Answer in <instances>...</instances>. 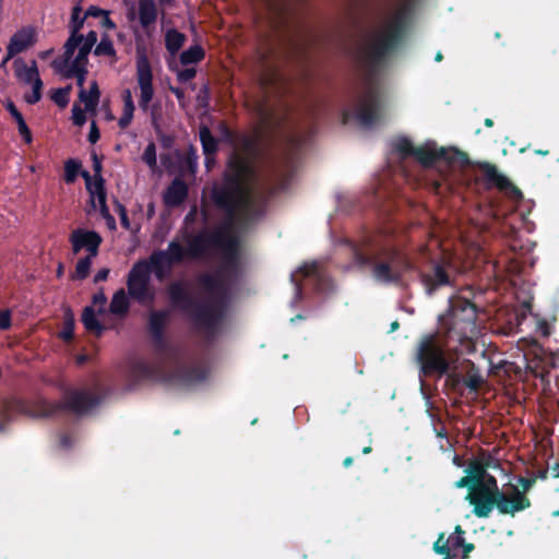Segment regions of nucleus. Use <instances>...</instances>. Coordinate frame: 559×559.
Returning <instances> with one entry per match:
<instances>
[{
	"mask_svg": "<svg viewBox=\"0 0 559 559\" xmlns=\"http://www.w3.org/2000/svg\"><path fill=\"white\" fill-rule=\"evenodd\" d=\"M239 239L228 230L223 245L221 271L217 274L202 273L198 282L209 295L204 301L195 299L187 289L186 283L176 281L169 284L167 295L171 306L182 312L192 324L209 335L215 334L223 324L229 304V287L223 273H235L239 266Z\"/></svg>",
	"mask_w": 559,
	"mask_h": 559,
	"instance_id": "nucleus-1",
	"label": "nucleus"
},
{
	"mask_svg": "<svg viewBox=\"0 0 559 559\" xmlns=\"http://www.w3.org/2000/svg\"><path fill=\"white\" fill-rule=\"evenodd\" d=\"M412 9V2H405L394 15L386 31L362 52V62L367 72L364 80L365 93L354 112L362 127H371L380 119L381 95L376 82V74L390 52L401 43Z\"/></svg>",
	"mask_w": 559,
	"mask_h": 559,
	"instance_id": "nucleus-2",
	"label": "nucleus"
},
{
	"mask_svg": "<svg viewBox=\"0 0 559 559\" xmlns=\"http://www.w3.org/2000/svg\"><path fill=\"white\" fill-rule=\"evenodd\" d=\"M253 176L250 164L239 156H233L223 174L221 185H214L210 199L218 210L225 212L231 219L238 216L243 225L251 224L263 215V204L258 202L249 187Z\"/></svg>",
	"mask_w": 559,
	"mask_h": 559,
	"instance_id": "nucleus-3",
	"label": "nucleus"
},
{
	"mask_svg": "<svg viewBox=\"0 0 559 559\" xmlns=\"http://www.w3.org/2000/svg\"><path fill=\"white\" fill-rule=\"evenodd\" d=\"M99 404V397L87 390L72 389L66 392L60 402L38 400L27 402L17 397L3 399L0 409V431L11 423L14 416L50 417L66 411L82 416Z\"/></svg>",
	"mask_w": 559,
	"mask_h": 559,
	"instance_id": "nucleus-4",
	"label": "nucleus"
},
{
	"mask_svg": "<svg viewBox=\"0 0 559 559\" xmlns=\"http://www.w3.org/2000/svg\"><path fill=\"white\" fill-rule=\"evenodd\" d=\"M353 263L359 270H369L379 283L396 284L403 274L413 269L409 259L390 246H352Z\"/></svg>",
	"mask_w": 559,
	"mask_h": 559,
	"instance_id": "nucleus-5",
	"label": "nucleus"
},
{
	"mask_svg": "<svg viewBox=\"0 0 559 559\" xmlns=\"http://www.w3.org/2000/svg\"><path fill=\"white\" fill-rule=\"evenodd\" d=\"M466 499L474 507L473 512L477 518H488L493 508L501 514L513 516L532 506L530 498L520 492L516 486H512L511 496H497L477 483L471 486Z\"/></svg>",
	"mask_w": 559,
	"mask_h": 559,
	"instance_id": "nucleus-6",
	"label": "nucleus"
},
{
	"mask_svg": "<svg viewBox=\"0 0 559 559\" xmlns=\"http://www.w3.org/2000/svg\"><path fill=\"white\" fill-rule=\"evenodd\" d=\"M477 306L466 297L455 295L449 298V309L440 316L441 329L448 337L456 338L463 344L478 333Z\"/></svg>",
	"mask_w": 559,
	"mask_h": 559,
	"instance_id": "nucleus-7",
	"label": "nucleus"
},
{
	"mask_svg": "<svg viewBox=\"0 0 559 559\" xmlns=\"http://www.w3.org/2000/svg\"><path fill=\"white\" fill-rule=\"evenodd\" d=\"M416 359L420 372L425 377H442L450 370V361L445 354V344L437 334L424 335L417 346Z\"/></svg>",
	"mask_w": 559,
	"mask_h": 559,
	"instance_id": "nucleus-8",
	"label": "nucleus"
},
{
	"mask_svg": "<svg viewBox=\"0 0 559 559\" xmlns=\"http://www.w3.org/2000/svg\"><path fill=\"white\" fill-rule=\"evenodd\" d=\"M235 223L242 224L238 216L231 219L226 214L224 223L214 231L202 230L188 238V251L190 259H201L206 255L210 249H218L228 230H233Z\"/></svg>",
	"mask_w": 559,
	"mask_h": 559,
	"instance_id": "nucleus-9",
	"label": "nucleus"
},
{
	"mask_svg": "<svg viewBox=\"0 0 559 559\" xmlns=\"http://www.w3.org/2000/svg\"><path fill=\"white\" fill-rule=\"evenodd\" d=\"M456 271L448 261H433L426 270L420 271L419 281L428 297H433L443 288H454Z\"/></svg>",
	"mask_w": 559,
	"mask_h": 559,
	"instance_id": "nucleus-10",
	"label": "nucleus"
},
{
	"mask_svg": "<svg viewBox=\"0 0 559 559\" xmlns=\"http://www.w3.org/2000/svg\"><path fill=\"white\" fill-rule=\"evenodd\" d=\"M150 273L151 270L148 263L141 260L133 264L128 274L127 286L129 295L140 302L153 298L148 292Z\"/></svg>",
	"mask_w": 559,
	"mask_h": 559,
	"instance_id": "nucleus-11",
	"label": "nucleus"
},
{
	"mask_svg": "<svg viewBox=\"0 0 559 559\" xmlns=\"http://www.w3.org/2000/svg\"><path fill=\"white\" fill-rule=\"evenodd\" d=\"M169 319L167 310H153L148 316V333L154 350L158 355H165L169 349V343L165 336V329Z\"/></svg>",
	"mask_w": 559,
	"mask_h": 559,
	"instance_id": "nucleus-12",
	"label": "nucleus"
},
{
	"mask_svg": "<svg viewBox=\"0 0 559 559\" xmlns=\"http://www.w3.org/2000/svg\"><path fill=\"white\" fill-rule=\"evenodd\" d=\"M136 80L141 91L139 106L143 111H146L153 99L154 88L151 63L145 56H141L136 60Z\"/></svg>",
	"mask_w": 559,
	"mask_h": 559,
	"instance_id": "nucleus-13",
	"label": "nucleus"
},
{
	"mask_svg": "<svg viewBox=\"0 0 559 559\" xmlns=\"http://www.w3.org/2000/svg\"><path fill=\"white\" fill-rule=\"evenodd\" d=\"M69 240L75 254L79 253L82 249H86L91 257H96L98 254L103 238L95 230L76 228L71 233Z\"/></svg>",
	"mask_w": 559,
	"mask_h": 559,
	"instance_id": "nucleus-14",
	"label": "nucleus"
},
{
	"mask_svg": "<svg viewBox=\"0 0 559 559\" xmlns=\"http://www.w3.org/2000/svg\"><path fill=\"white\" fill-rule=\"evenodd\" d=\"M475 167L483 173V180L488 187H495L500 191L511 190L512 193L521 197L522 193L519 188L513 186L506 176L500 174L495 164L489 162H476Z\"/></svg>",
	"mask_w": 559,
	"mask_h": 559,
	"instance_id": "nucleus-15",
	"label": "nucleus"
},
{
	"mask_svg": "<svg viewBox=\"0 0 559 559\" xmlns=\"http://www.w3.org/2000/svg\"><path fill=\"white\" fill-rule=\"evenodd\" d=\"M82 8L78 4L73 7L72 13H71V31L70 36L67 39L63 48H64V55L67 59L72 58L75 49L83 40V35L80 34V31L83 27L85 15L81 16Z\"/></svg>",
	"mask_w": 559,
	"mask_h": 559,
	"instance_id": "nucleus-16",
	"label": "nucleus"
},
{
	"mask_svg": "<svg viewBox=\"0 0 559 559\" xmlns=\"http://www.w3.org/2000/svg\"><path fill=\"white\" fill-rule=\"evenodd\" d=\"M207 377V371L201 366L182 365L177 367L170 374L174 382L188 386L203 382Z\"/></svg>",
	"mask_w": 559,
	"mask_h": 559,
	"instance_id": "nucleus-17",
	"label": "nucleus"
},
{
	"mask_svg": "<svg viewBox=\"0 0 559 559\" xmlns=\"http://www.w3.org/2000/svg\"><path fill=\"white\" fill-rule=\"evenodd\" d=\"M36 43V31L32 26L22 27L16 31L10 38L9 45V58H13L16 55L25 51Z\"/></svg>",
	"mask_w": 559,
	"mask_h": 559,
	"instance_id": "nucleus-18",
	"label": "nucleus"
},
{
	"mask_svg": "<svg viewBox=\"0 0 559 559\" xmlns=\"http://www.w3.org/2000/svg\"><path fill=\"white\" fill-rule=\"evenodd\" d=\"M188 193V185L180 177H176L164 191V204L170 209L178 207L186 201Z\"/></svg>",
	"mask_w": 559,
	"mask_h": 559,
	"instance_id": "nucleus-19",
	"label": "nucleus"
},
{
	"mask_svg": "<svg viewBox=\"0 0 559 559\" xmlns=\"http://www.w3.org/2000/svg\"><path fill=\"white\" fill-rule=\"evenodd\" d=\"M72 58L67 59L66 55L52 61L51 66L56 72L62 74L64 79H76V84L81 90L83 88L86 75L88 73L87 67L69 66Z\"/></svg>",
	"mask_w": 559,
	"mask_h": 559,
	"instance_id": "nucleus-20",
	"label": "nucleus"
},
{
	"mask_svg": "<svg viewBox=\"0 0 559 559\" xmlns=\"http://www.w3.org/2000/svg\"><path fill=\"white\" fill-rule=\"evenodd\" d=\"M414 157L424 167H431L439 160H452L449 152L444 147L433 148L429 146H419L416 147Z\"/></svg>",
	"mask_w": 559,
	"mask_h": 559,
	"instance_id": "nucleus-21",
	"label": "nucleus"
},
{
	"mask_svg": "<svg viewBox=\"0 0 559 559\" xmlns=\"http://www.w3.org/2000/svg\"><path fill=\"white\" fill-rule=\"evenodd\" d=\"M13 68L16 79L24 84H32L36 79H40L35 60L28 67L22 58H17L13 62Z\"/></svg>",
	"mask_w": 559,
	"mask_h": 559,
	"instance_id": "nucleus-22",
	"label": "nucleus"
},
{
	"mask_svg": "<svg viewBox=\"0 0 559 559\" xmlns=\"http://www.w3.org/2000/svg\"><path fill=\"white\" fill-rule=\"evenodd\" d=\"M158 372V366L143 359L135 360L130 366V376L136 381L155 379Z\"/></svg>",
	"mask_w": 559,
	"mask_h": 559,
	"instance_id": "nucleus-23",
	"label": "nucleus"
},
{
	"mask_svg": "<svg viewBox=\"0 0 559 559\" xmlns=\"http://www.w3.org/2000/svg\"><path fill=\"white\" fill-rule=\"evenodd\" d=\"M202 151L205 156V166L209 167L211 156H215L218 151V140L212 134L206 126H201L199 130Z\"/></svg>",
	"mask_w": 559,
	"mask_h": 559,
	"instance_id": "nucleus-24",
	"label": "nucleus"
},
{
	"mask_svg": "<svg viewBox=\"0 0 559 559\" xmlns=\"http://www.w3.org/2000/svg\"><path fill=\"white\" fill-rule=\"evenodd\" d=\"M5 110L12 116L14 121L17 124V130L20 135L23 138L26 144H31L33 141L32 132L26 124V121L20 110L16 108L15 104L11 99H7L4 102Z\"/></svg>",
	"mask_w": 559,
	"mask_h": 559,
	"instance_id": "nucleus-25",
	"label": "nucleus"
},
{
	"mask_svg": "<svg viewBox=\"0 0 559 559\" xmlns=\"http://www.w3.org/2000/svg\"><path fill=\"white\" fill-rule=\"evenodd\" d=\"M150 265L151 272H154L157 278H163L174 265L166 257L164 250H156L150 255V260L146 261Z\"/></svg>",
	"mask_w": 559,
	"mask_h": 559,
	"instance_id": "nucleus-26",
	"label": "nucleus"
},
{
	"mask_svg": "<svg viewBox=\"0 0 559 559\" xmlns=\"http://www.w3.org/2000/svg\"><path fill=\"white\" fill-rule=\"evenodd\" d=\"M157 15V7L154 0L139 1V21L144 29L155 24Z\"/></svg>",
	"mask_w": 559,
	"mask_h": 559,
	"instance_id": "nucleus-27",
	"label": "nucleus"
},
{
	"mask_svg": "<svg viewBox=\"0 0 559 559\" xmlns=\"http://www.w3.org/2000/svg\"><path fill=\"white\" fill-rule=\"evenodd\" d=\"M100 97V91L96 81H93L90 85V91L81 90L79 93V98L85 105L86 111H95Z\"/></svg>",
	"mask_w": 559,
	"mask_h": 559,
	"instance_id": "nucleus-28",
	"label": "nucleus"
},
{
	"mask_svg": "<svg viewBox=\"0 0 559 559\" xmlns=\"http://www.w3.org/2000/svg\"><path fill=\"white\" fill-rule=\"evenodd\" d=\"M130 302L124 289L116 292L109 305V311L116 316H124L129 311Z\"/></svg>",
	"mask_w": 559,
	"mask_h": 559,
	"instance_id": "nucleus-29",
	"label": "nucleus"
},
{
	"mask_svg": "<svg viewBox=\"0 0 559 559\" xmlns=\"http://www.w3.org/2000/svg\"><path fill=\"white\" fill-rule=\"evenodd\" d=\"M186 41V35L176 28L168 29L165 35V47L170 55H176Z\"/></svg>",
	"mask_w": 559,
	"mask_h": 559,
	"instance_id": "nucleus-30",
	"label": "nucleus"
},
{
	"mask_svg": "<svg viewBox=\"0 0 559 559\" xmlns=\"http://www.w3.org/2000/svg\"><path fill=\"white\" fill-rule=\"evenodd\" d=\"M81 176L85 181L86 190L91 194V200L94 204V197L106 191L105 179L103 177H94L93 179L87 170H82Z\"/></svg>",
	"mask_w": 559,
	"mask_h": 559,
	"instance_id": "nucleus-31",
	"label": "nucleus"
},
{
	"mask_svg": "<svg viewBox=\"0 0 559 559\" xmlns=\"http://www.w3.org/2000/svg\"><path fill=\"white\" fill-rule=\"evenodd\" d=\"M168 260L175 264L181 263L186 258H189L188 247H182L178 241L173 240L168 243L167 250H164Z\"/></svg>",
	"mask_w": 559,
	"mask_h": 559,
	"instance_id": "nucleus-32",
	"label": "nucleus"
},
{
	"mask_svg": "<svg viewBox=\"0 0 559 559\" xmlns=\"http://www.w3.org/2000/svg\"><path fill=\"white\" fill-rule=\"evenodd\" d=\"M81 320L84 328L90 332H96L97 335H100V333L104 331V326L97 320L93 307L84 308Z\"/></svg>",
	"mask_w": 559,
	"mask_h": 559,
	"instance_id": "nucleus-33",
	"label": "nucleus"
},
{
	"mask_svg": "<svg viewBox=\"0 0 559 559\" xmlns=\"http://www.w3.org/2000/svg\"><path fill=\"white\" fill-rule=\"evenodd\" d=\"M74 326H75V319L72 310L70 308L66 309L63 314V323H62V330L59 333V337L70 343L74 338Z\"/></svg>",
	"mask_w": 559,
	"mask_h": 559,
	"instance_id": "nucleus-34",
	"label": "nucleus"
},
{
	"mask_svg": "<svg viewBox=\"0 0 559 559\" xmlns=\"http://www.w3.org/2000/svg\"><path fill=\"white\" fill-rule=\"evenodd\" d=\"M204 49L199 45H194L181 52L180 62L183 66L198 63L204 58Z\"/></svg>",
	"mask_w": 559,
	"mask_h": 559,
	"instance_id": "nucleus-35",
	"label": "nucleus"
},
{
	"mask_svg": "<svg viewBox=\"0 0 559 559\" xmlns=\"http://www.w3.org/2000/svg\"><path fill=\"white\" fill-rule=\"evenodd\" d=\"M465 473L468 474L474 484H477L487 475L488 472L486 471L481 461L478 457H476L468 463Z\"/></svg>",
	"mask_w": 559,
	"mask_h": 559,
	"instance_id": "nucleus-36",
	"label": "nucleus"
},
{
	"mask_svg": "<svg viewBox=\"0 0 559 559\" xmlns=\"http://www.w3.org/2000/svg\"><path fill=\"white\" fill-rule=\"evenodd\" d=\"M72 91V85L69 84L64 87L52 90L50 98L60 108H66L69 104V95Z\"/></svg>",
	"mask_w": 559,
	"mask_h": 559,
	"instance_id": "nucleus-37",
	"label": "nucleus"
},
{
	"mask_svg": "<svg viewBox=\"0 0 559 559\" xmlns=\"http://www.w3.org/2000/svg\"><path fill=\"white\" fill-rule=\"evenodd\" d=\"M433 551L442 555V559H459L457 555L450 554L448 539H444V533H441L438 539L433 543Z\"/></svg>",
	"mask_w": 559,
	"mask_h": 559,
	"instance_id": "nucleus-38",
	"label": "nucleus"
},
{
	"mask_svg": "<svg viewBox=\"0 0 559 559\" xmlns=\"http://www.w3.org/2000/svg\"><path fill=\"white\" fill-rule=\"evenodd\" d=\"M81 163L75 159H68L64 163V181L67 183H73L81 170Z\"/></svg>",
	"mask_w": 559,
	"mask_h": 559,
	"instance_id": "nucleus-39",
	"label": "nucleus"
},
{
	"mask_svg": "<svg viewBox=\"0 0 559 559\" xmlns=\"http://www.w3.org/2000/svg\"><path fill=\"white\" fill-rule=\"evenodd\" d=\"M92 258L93 257H91V254H88L87 257L81 258L78 261V263L75 265V273L73 275L74 280L82 281L88 276L91 265H92Z\"/></svg>",
	"mask_w": 559,
	"mask_h": 559,
	"instance_id": "nucleus-40",
	"label": "nucleus"
},
{
	"mask_svg": "<svg viewBox=\"0 0 559 559\" xmlns=\"http://www.w3.org/2000/svg\"><path fill=\"white\" fill-rule=\"evenodd\" d=\"M95 56H108L114 57L116 56V50L114 47L112 41L109 39L108 36H104L99 44L96 45L94 49Z\"/></svg>",
	"mask_w": 559,
	"mask_h": 559,
	"instance_id": "nucleus-41",
	"label": "nucleus"
},
{
	"mask_svg": "<svg viewBox=\"0 0 559 559\" xmlns=\"http://www.w3.org/2000/svg\"><path fill=\"white\" fill-rule=\"evenodd\" d=\"M395 151L403 157L415 156L416 147L407 138H401L395 142Z\"/></svg>",
	"mask_w": 559,
	"mask_h": 559,
	"instance_id": "nucleus-42",
	"label": "nucleus"
},
{
	"mask_svg": "<svg viewBox=\"0 0 559 559\" xmlns=\"http://www.w3.org/2000/svg\"><path fill=\"white\" fill-rule=\"evenodd\" d=\"M78 48L79 52L74 59H71L69 66L87 67L88 55L91 53L93 48L86 47L84 45H79Z\"/></svg>",
	"mask_w": 559,
	"mask_h": 559,
	"instance_id": "nucleus-43",
	"label": "nucleus"
},
{
	"mask_svg": "<svg viewBox=\"0 0 559 559\" xmlns=\"http://www.w3.org/2000/svg\"><path fill=\"white\" fill-rule=\"evenodd\" d=\"M44 83L41 79H36V82L32 83V93L26 94L24 96V100L29 104L34 105L38 103L41 99V90H43Z\"/></svg>",
	"mask_w": 559,
	"mask_h": 559,
	"instance_id": "nucleus-44",
	"label": "nucleus"
},
{
	"mask_svg": "<svg viewBox=\"0 0 559 559\" xmlns=\"http://www.w3.org/2000/svg\"><path fill=\"white\" fill-rule=\"evenodd\" d=\"M217 130H218L219 135L224 142H226L228 144L236 143V141L238 139V134L234 130H231L225 121H221L218 123Z\"/></svg>",
	"mask_w": 559,
	"mask_h": 559,
	"instance_id": "nucleus-45",
	"label": "nucleus"
},
{
	"mask_svg": "<svg viewBox=\"0 0 559 559\" xmlns=\"http://www.w3.org/2000/svg\"><path fill=\"white\" fill-rule=\"evenodd\" d=\"M143 162L151 168L155 167L157 164L156 159V146L154 142H150L142 155Z\"/></svg>",
	"mask_w": 559,
	"mask_h": 559,
	"instance_id": "nucleus-46",
	"label": "nucleus"
},
{
	"mask_svg": "<svg viewBox=\"0 0 559 559\" xmlns=\"http://www.w3.org/2000/svg\"><path fill=\"white\" fill-rule=\"evenodd\" d=\"M478 484L492 491L497 496L506 495L499 489L496 477L489 473H487V475Z\"/></svg>",
	"mask_w": 559,
	"mask_h": 559,
	"instance_id": "nucleus-47",
	"label": "nucleus"
},
{
	"mask_svg": "<svg viewBox=\"0 0 559 559\" xmlns=\"http://www.w3.org/2000/svg\"><path fill=\"white\" fill-rule=\"evenodd\" d=\"M483 383V378L478 373H469L466 378L463 377V385L472 391H477Z\"/></svg>",
	"mask_w": 559,
	"mask_h": 559,
	"instance_id": "nucleus-48",
	"label": "nucleus"
},
{
	"mask_svg": "<svg viewBox=\"0 0 559 559\" xmlns=\"http://www.w3.org/2000/svg\"><path fill=\"white\" fill-rule=\"evenodd\" d=\"M445 376V384L449 385L450 389L457 391L460 386L463 385V377L460 373L449 370Z\"/></svg>",
	"mask_w": 559,
	"mask_h": 559,
	"instance_id": "nucleus-49",
	"label": "nucleus"
},
{
	"mask_svg": "<svg viewBox=\"0 0 559 559\" xmlns=\"http://www.w3.org/2000/svg\"><path fill=\"white\" fill-rule=\"evenodd\" d=\"M450 554L457 555L459 550L464 546V536L450 535L448 538Z\"/></svg>",
	"mask_w": 559,
	"mask_h": 559,
	"instance_id": "nucleus-50",
	"label": "nucleus"
},
{
	"mask_svg": "<svg viewBox=\"0 0 559 559\" xmlns=\"http://www.w3.org/2000/svg\"><path fill=\"white\" fill-rule=\"evenodd\" d=\"M72 121L78 127H82L86 122L85 111L78 104L72 107Z\"/></svg>",
	"mask_w": 559,
	"mask_h": 559,
	"instance_id": "nucleus-51",
	"label": "nucleus"
},
{
	"mask_svg": "<svg viewBox=\"0 0 559 559\" xmlns=\"http://www.w3.org/2000/svg\"><path fill=\"white\" fill-rule=\"evenodd\" d=\"M483 465L485 466L486 471L488 468H498L500 466V462L498 459H496L495 456H492L490 453H487V452H483L479 457H478Z\"/></svg>",
	"mask_w": 559,
	"mask_h": 559,
	"instance_id": "nucleus-52",
	"label": "nucleus"
},
{
	"mask_svg": "<svg viewBox=\"0 0 559 559\" xmlns=\"http://www.w3.org/2000/svg\"><path fill=\"white\" fill-rule=\"evenodd\" d=\"M298 272L305 277L317 276L319 267L316 262L306 263L298 269Z\"/></svg>",
	"mask_w": 559,
	"mask_h": 559,
	"instance_id": "nucleus-53",
	"label": "nucleus"
},
{
	"mask_svg": "<svg viewBox=\"0 0 559 559\" xmlns=\"http://www.w3.org/2000/svg\"><path fill=\"white\" fill-rule=\"evenodd\" d=\"M116 211L120 217V222L123 228L129 229L130 228V219L128 217L127 209L123 204H121L119 201H116Z\"/></svg>",
	"mask_w": 559,
	"mask_h": 559,
	"instance_id": "nucleus-54",
	"label": "nucleus"
},
{
	"mask_svg": "<svg viewBox=\"0 0 559 559\" xmlns=\"http://www.w3.org/2000/svg\"><path fill=\"white\" fill-rule=\"evenodd\" d=\"M197 74V71L194 68H186L177 73V79L180 83H187L191 81Z\"/></svg>",
	"mask_w": 559,
	"mask_h": 559,
	"instance_id": "nucleus-55",
	"label": "nucleus"
},
{
	"mask_svg": "<svg viewBox=\"0 0 559 559\" xmlns=\"http://www.w3.org/2000/svg\"><path fill=\"white\" fill-rule=\"evenodd\" d=\"M11 325H12L11 311L8 309L0 310V330L7 331L11 328Z\"/></svg>",
	"mask_w": 559,
	"mask_h": 559,
	"instance_id": "nucleus-56",
	"label": "nucleus"
},
{
	"mask_svg": "<svg viewBox=\"0 0 559 559\" xmlns=\"http://www.w3.org/2000/svg\"><path fill=\"white\" fill-rule=\"evenodd\" d=\"M198 156L195 155V152L193 150V147L190 148V152L187 153L186 155V158H185V162L187 164V167L188 169L194 174L195 170H197V166H198Z\"/></svg>",
	"mask_w": 559,
	"mask_h": 559,
	"instance_id": "nucleus-57",
	"label": "nucleus"
},
{
	"mask_svg": "<svg viewBox=\"0 0 559 559\" xmlns=\"http://www.w3.org/2000/svg\"><path fill=\"white\" fill-rule=\"evenodd\" d=\"M518 481L522 487L520 492L526 496V492L535 485L536 477H519Z\"/></svg>",
	"mask_w": 559,
	"mask_h": 559,
	"instance_id": "nucleus-58",
	"label": "nucleus"
},
{
	"mask_svg": "<svg viewBox=\"0 0 559 559\" xmlns=\"http://www.w3.org/2000/svg\"><path fill=\"white\" fill-rule=\"evenodd\" d=\"M100 215L106 221V225L109 229H116V219L110 214L108 206H104V209H100Z\"/></svg>",
	"mask_w": 559,
	"mask_h": 559,
	"instance_id": "nucleus-59",
	"label": "nucleus"
},
{
	"mask_svg": "<svg viewBox=\"0 0 559 559\" xmlns=\"http://www.w3.org/2000/svg\"><path fill=\"white\" fill-rule=\"evenodd\" d=\"M97 43V33L95 31H90L86 36H83V40L80 45H84L86 47L93 48Z\"/></svg>",
	"mask_w": 559,
	"mask_h": 559,
	"instance_id": "nucleus-60",
	"label": "nucleus"
},
{
	"mask_svg": "<svg viewBox=\"0 0 559 559\" xmlns=\"http://www.w3.org/2000/svg\"><path fill=\"white\" fill-rule=\"evenodd\" d=\"M99 138H100V132L96 126V122L93 121L91 124L90 132H88V141L92 144H95L99 140Z\"/></svg>",
	"mask_w": 559,
	"mask_h": 559,
	"instance_id": "nucleus-61",
	"label": "nucleus"
},
{
	"mask_svg": "<svg viewBox=\"0 0 559 559\" xmlns=\"http://www.w3.org/2000/svg\"><path fill=\"white\" fill-rule=\"evenodd\" d=\"M105 14H107V11H105L98 7H95V5H91L87 8V10L85 12V17H87V16L99 17Z\"/></svg>",
	"mask_w": 559,
	"mask_h": 559,
	"instance_id": "nucleus-62",
	"label": "nucleus"
},
{
	"mask_svg": "<svg viewBox=\"0 0 559 559\" xmlns=\"http://www.w3.org/2000/svg\"><path fill=\"white\" fill-rule=\"evenodd\" d=\"M474 485V481L472 478L466 474V476H463L455 483L456 488H468V491H471V486Z\"/></svg>",
	"mask_w": 559,
	"mask_h": 559,
	"instance_id": "nucleus-63",
	"label": "nucleus"
},
{
	"mask_svg": "<svg viewBox=\"0 0 559 559\" xmlns=\"http://www.w3.org/2000/svg\"><path fill=\"white\" fill-rule=\"evenodd\" d=\"M197 215H198V206L192 205L185 217V224L186 225L193 224L197 219Z\"/></svg>",
	"mask_w": 559,
	"mask_h": 559,
	"instance_id": "nucleus-64",
	"label": "nucleus"
}]
</instances>
